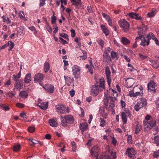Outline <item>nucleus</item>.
I'll list each match as a JSON object with an SVG mask.
<instances>
[{"instance_id": "obj_14", "label": "nucleus", "mask_w": 159, "mask_h": 159, "mask_svg": "<svg viewBox=\"0 0 159 159\" xmlns=\"http://www.w3.org/2000/svg\"><path fill=\"white\" fill-rule=\"evenodd\" d=\"M129 16L131 18L140 21L142 20V18L141 16L136 13L134 12L130 13L129 14Z\"/></svg>"}, {"instance_id": "obj_56", "label": "nucleus", "mask_w": 159, "mask_h": 159, "mask_svg": "<svg viewBox=\"0 0 159 159\" xmlns=\"http://www.w3.org/2000/svg\"><path fill=\"white\" fill-rule=\"evenodd\" d=\"M136 88H139L140 91H142L143 89V88L141 85H138L134 87V89H135Z\"/></svg>"}, {"instance_id": "obj_41", "label": "nucleus", "mask_w": 159, "mask_h": 159, "mask_svg": "<svg viewBox=\"0 0 159 159\" xmlns=\"http://www.w3.org/2000/svg\"><path fill=\"white\" fill-rule=\"evenodd\" d=\"M8 46L9 47V51L11 50L14 46V44L12 41H9L8 43Z\"/></svg>"}, {"instance_id": "obj_48", "label": "nucleus", "mask_w": 159, "mask_h": 159, "mask_svg": "<svg viewBox=\"0 0 159 159\" xmlns=\"http://www.w3.org/2000/svg\"><path fill=\"white\" fill-rule=\"evenodd\" d=\"M153 156L154 158H157L159 157V150L154 152Z\"/></svg>"}, {"instance_id": "obj_3", "label": "nucleus", "mask_w": 159, "mask_h": 159, "mask_svg": "<svg viewBox=\"0 0 159 159\" xmlns=\"http://www.w3.org/2000/svg\"><path fill=\"white\" fill-rule=\"evenodd\" d=\"M151 33L148 34L146 36H141L142 42L140 43V45L143 46L148 45L150 43V40L151 39Z\"/></svg>"}, {"instance_id": "obj_16", "label": "nucleus", "mask_w": 159, "mask_h": 159, "mask_svg": "<svg viewBox=\"0 0 159 159\" xmlns=\"http://www.w3.org/2000/svg\"><path fill=\"white\" fill-rule=\"evenodd\" d=\"M126 154L129 157L131 158L134 156L135 154V151L133 148L128 149L126 152Z\"/></svg>"}, {"instance_id": "obj_7", "label": "nucleus", "mask_w": 159, "mask_h": 159, "mask_svg": "<svg viewBox=\"0 0 159 159\" xmlns=\"http://www.w3.org/2000/svg\"><path fill=\"white\" fill-rule=\"evenodd\" d=\"M91 94L94 96H97L99 93V89L98 85H92L91 87Z\"/></svg>"}, {"instance_id": "obj_33", "label": "nucleus", "mask_w": 159, "mask_h": 159, "mask_svg": "<svg viewBox=\"0 0 159 159\" xmlns=\"http://www.w3.org/2000/svg\"><path fill=\"white\" fill-rule=\"evenodd\" d=\"M100 114L103 117L106 118H107L108 114L105 112V110L103 109H101L100 111Z\"/></svg>"}, {"instance_id": "obj_12", "label": "nucleus", "mask_w": 159, "mask_h": 159, "mask_svg": "<svg viewBox=\"0 0 159 159\" xmlns=\"http://www.w3.org/2000/svg\"><path fill=\"white\" fill-rule=\"evenodd\" d=\"M106 75L107 79V81L109 87L110 86L111 83V72L110 69L108 67H107L105 69Z\"/></svg>"}, {"instance_id": "obj_15", "label": "nucleus", "mask_w": 159, "mask_h": 159, "mask_svg": "<svg viewBox=\"0 0 159 159\" xmlns=\"http://www.w3.org/2000/svg\"><path fill=\"white\" fill-rule=\"evenodd\" d=\"M125 86L127 88H130L132 87L134 83V80L131 78H128L125 80Z\"/></svg>"}, {"instance_id": "obj_60", "label": "nucleus", "mask_w": 159, "mask_h": 159, "mask_svg": "<svg viewBox=\"0 0 159 159\" xmlns=\"http://www.w3.org/2000/svg\"><path fill=\"white\" fill-rule=\"evenodd\" d=\"M16 106L19 108H22L24 107V104L21 103H18L16 104Z\"/></svg>"}, {"instance_id": "obj_28", "label": "nucleus", "mask_w": 159, "mask_h": 159, "mask_svg": "<svg viewBox=\"0 0 159 159\" xmlns=\"http://www.w3.org/2000/svg\"><path fill=\"white\" fill-rule=\"evenodd\" d=\"M49 123L50 125L52 127H57V122L54 119H50Z\"/></svg>"}, {"instance_id": "obj_50", "label": "nucleus", "mask_w": 159, "mask_h": 159, "mask_svg": "<svg viewBox=\"0 0 159 159\" xmlns=\"http://www.w3.org/2000/svg\"><path fill=\"white\" fill-rule=\"evenodd\" d=\"M127 141L128 143H131L132 142V137L131 135H129L128 136Z\"/></svg>"}, {"instance_id": "obj_64", "label": "nucleus", "mask_w": 159, "mask_h": 159, "mask_svg": "<svg viewBox=\"0 0 159 159\" xmlns=\"http://www.w3.org/2000/svg\"><path fill=\"white\" fill-rule=\"evenodd\" d=\"M70 32L71 36L73 37H75V30L74 29H71L70 30Z\"/></svg>"}, {"instance_id": "obj_20", "label": "nucleus", "mask_w": 159, "mask_h": 159, "mask_svg": "<svg viewBox=\"0 0 159 159\" xmlns=\"http://www.w3.org/2000/svg\"><path fill=\"white\" fill-rule=\"evenodd\" d=\"M31 80V74L30 73H29L26 75L24 81L25 83L28 84L30 83Z\"/></svg>"}, {"instance_id": "obj_58", "label": "nucleus", "mask_w": 159, "mask_h": 159, "mask_svg": "<svg viewBox=\"0 0 159 159\" xmlns=\"http://www.w3.org/2000/svg\"><path fill=\"white\" fill-rule=\"evenodd\" d=\"M124 113L125 114V115L127 116L130 117L131 116V114L130 113V111L129 110H125V112H124Z\"/></svg>"}, {"instance_id": "obj_32", "label": "nucleus", "mask_w": 159, "mask_h": 159, "mask_svg": "<svg viewBox=\"0 0 159 159\" xmlns=\"http://www.w3.org/2000/svg\"><path fill=\"white\" fill-rule=\"evenodd\" d=\"M20 71L19 73L16 75H13V80L17 82L19 81V79L20 77Z\"/></svg>"}, {"instance_id": "obj_31", "label": "nucleus", "mask_w": 159, "mask_h": 159, "mask_svg": "<svg viewBox=\"0 0 159 159\" xmlns=\"http://www.w3.org/2000/svg\"><path fill=\"white\" fill-rule=\"evenodd\" d=\"M20 148L21 146L20 144L19 143L15 145L13 147V150L16 152H17L20 151Z\"/></svg>"}, {"instance_id": "obj_61", "label": "nucleus", "mask_w": 159, "mask_h": 159, "mask_svg": "<svg viewBox=\"0 0 159 159\" xmlns=\"http://www.w3.org/2000/svg\"><path fill=\"white\" fill-rule=\"evenodd\" d=\"M46 28L48 32L51 33L52 31L51 28L48 24H47Z\"/></svg>"}, {"instance_id": "obj_51", "label": "nucleus", "mask_w": 159, "mask_h": 159, "mask_svg": "<svg viewBox=\"0 0 159 159\" xmlns=\"http://www.w3.org/2000/svg\"><path fill=\"white\" fill-rule=\"evenodd\" d=\"M29 29L31 31H34V34H36L37 33V31L34 26H32L31 27H29Z\"/></svg>"}, {"instance_id": "obj_6", "label": "nucleus", "mask_w": 159, "mask_h": 159, "mask_svg": "<svg viewBox=\"0 0 159 159\" xmlns=\"http://www.w3.org/2000/svg\"><path fill=\"white\" fill-rule=\"evenodd\" d=\"M56 111L59 113H65L66 111L68 113H69V111H66V107L63 105H59L56 106Z\"/></svg>"}, {"instance_id": "obj_19", "label": "nucleus", "mask_w": 159, "mask_h": 159, "mask_svg": "<svg viewBox=\"0 0 159 159\" xmlns=\"http://www.w3.org/2000/svg\"><path fill=\"white\" fill-rule=\"evenodd\" d=\"M138 102L139 103L142 108L146 107L147 104V101L145 98H140L139 101Z\"/></svg>"}, {"instance_id": "obj_42", "label": "nucleus", "mask_w": 159, "mask_h": 159, "mask_svg": "<svg viewBox=\"0 0 159 159\" xmlns=\"http://www.w3.org/2000/svg\"><path fill=\"white\" fill-rule=\"evenodd\" d=\"M99 121L100 122V126L101 127H104L106 125V121L104 119L100 118Z\"/></svg>"}, {"instance_id": "obj_9", "label": "nucleus", "mask_w": 159, "mask_h": 159, "mask_svg": "<svg viewBox=\"0 0 159 159\" xmlns=\"http://www.w3.org/2000/svg\"><path fill=\"white\" fill-rule=\"evenodd\" d=\"M157 85L153 81H151L148 84V90L150 92L155 93L156 91L155 87Z\"/></svg>"}, {"instance_id": "obj_53", "label": "nucleus", "mask_w": 159, "mask_h": 159, "mask_svg": "<svg viewBox=\"0 0 159 159\" xmlns=\"http://www.w3.org/2000/svg\"><path fill=\"white\" fill-rule=\"evenodd\" d=\"M143 93V91H140V92H135V93H134V95H133V97H136L138 95H140L142 94Z\"/></svg>"}, {"instance_id": "obj_37", "label": "nucleus", "mask_w": 159, "mask_h": 159, "mask_svg": "<svg viewBox=\"0 0 159 159\" xmlns=\"http://www.w3.org/2000/svg\"><path fill=\"white\" fill-rule=\"evenodd\" d=\"M126 116L124 113V112H122L121 113V118L124 124H125L127 122V118Z\"/></svg>"}, {"instance_id": "obj_2", "label": "nucleus", "mask_w": 159, "mask_h": 159, "mask_svg": "<svg viewBox=\"0 0 159 159\" xmlns=\"http://www.w3.org/2000/svg\"><path fill=\"white\" fill-rule=\"evenodd\" d=\"M156 121L155 119H153L149 122L144 121V128L146 131L151 129L153 127L156 125Z\"/></svg>"}, {"instance_id": "obj_39", "label": "nucleus", "mask_w": 159, "mask_h": 159, "mask_svg": "<svg viewBox=\"0 0 159 159\" xmlns=\"http://www.w3.org/2000/svg\"><path fill=\"white\" fill-rule=\"evenodd\" d=\"M142 108V107H141V105L139 104V103L138 102L137 104H136L134 106V109L135 110L137 111H139L140 109Z\"/></svg>"}, {"instance_id": "obj_21", "label": "nucleus", "mask_w": 159, "mask_h": 159, "mask_svg": "<svg viewBox=\"0 0 159 159\" xmlns=\"http://www.w3.org/2000/svg\"><path fill=\"white\" fill-rule=\"evenodd\" d=\"M48 102H43L40 103V104H38L37 106L40 107L41 109L46 110L48 108Z\"/></svg>"}, {"instance_id": "obj_36", "label": "nucleus", "mask_w": 159, "mask_h": 159, "mask_svg": "<svg viewBox=\"0 0 159 159\" xmlns=\"http://www.w3.org/2000/svg\"><path fill=\"white\" fill-rule=\"evenodd\" d=\"M100 85H98L99 87H101L104 89H105V86H104V79L103 78H101L99 80Z\"/></svg>"}, {"instance_id": "obj_55", "label": "nucleus", "mask_w": 159, "mask_h": 159, "mask_svg": "<svg viewBox=\"0 0 159 159\" xmlns=\"http://www.w3.org/2000/svg\"><path fill=\"white\" fill-rule=\"evenodd\" d=\"M60 35L61 37L65 38L66 39H68V36L65 33H62L60 34Z\"/></svg>"}, {"instance_id": "obj_18", "label": "nucleus", "mask_w": 159, "mask_h": 159, "mask_svg": "<svg viewBox=\"0 0 159 159\" xmlns=\"http://www.w3.org/2000/svg\"><path fill=\"white\" fill-rule=\"evenodd\" d=\"M80 128L82 132L87 130L88 129L87 124L86 122L80 123Z\"/></svg>"}, {"instance_id": "obj_44", "label": "nucleus", "mask_w": 159, "mask_h": 159, "mask_svg": "<svg viewBox=\"0 0 159 159\" xmlns=\"http://www.w3.org/2000/svg\"><path fill=\"white\" fill-rule=\"evenodd\" d=\"M82 53H83V55L80 56V57H81L83 60H85L87 57V52L85 51H82Z\"/></svg>"}, {"instance_id": "obj_23", "label": "nucleus", "mask_w": 159, "mask_h": 159, "mask_svg": "<svg viewBox=\"0 0 159 159\" xmlns=\"http://www.w3.org/2000/svg\"><path fill=\"white\" fill-rule=\"evenodd\" d=\"M65 117L66 119L67 123L71 124L74 122V118L72 116L69 115L67 116H65Z\"/></svg>"}, {"instance_id": "obj_29", "label": "nucleus", "mask_w": 159, "mask_h": 159, "mask_svg": "<svg viewBox=\"0 0 159 159\" xmlns=\"http://www.w3.org/2000/svg\"><path fill=\"white\" fill-rule=\"evenodd\" d=\"M50 65L48 62H46L44 65V69L45 73L47 72L49 70Z\"/></svg>"}, {"instance_id": "obj_62", "label": "nucleus", "mask_w": 159, "mask_h": 159, "mask_svg": "<svg viewBox=\"0 0 159 159\" xmlns=\"http://www.w3.org/2000/svg\"><path fill=\"white\" fill-rule=\"evenodd\" d=\"M98 43L103 48L104 45V41L101 39L99 40L98 42Z\"/></svg>"}, {"instance_id": "obj_22", "label": "nucleus", "mask_w": 159, "mask_h": 159, "mask_svg": "<svg viewBox=\"0 0 159 159\" xmlns=\"http://www.w3.org/2000/svg\"><path fill=\"white\" fill-rule=\"evenodd\" d=\"M141 129L142 125L139 123V122H137L135 127V133L136 134H139Z\"/></svg>"}, {"instance_id": "obj_5", "label": "nucleus", "mask_w": 159, "mask_h": 159, "mask_svg": "<svg viewBox=\"0 0 159 159\" xmlns=\"http://www.w3.org/2000/svg\"><path fill=\"white\" fill-rule=\"evenodd\" d=\"M81 68L78 66L74 65L72 67V72L75 78L78 79L80 77Z\"/></svg>"}, {"instance_id": "obj_11", "label": "nucleus", "mask_w": 159, "mask_h": 159, "mask_svg": "<svg viewBox=\"0 0 159 159\" xmlns=\"http://www.w3.org/2000/svg\"><path fill=\"white\" fill-rule=\"evenodd\" d=\"M44 75L40 73H38L35 74L34 77V81L35 82H41L43 79Z\"/></svg>"}, {"instance_id": "obj_1", "label": "nucleus", "mask_w": 159, "mask_h": 159, "mask_svg": "<svg viewBox=\"0 0 159 159\" xmlns=\"http://www.w3.org/2000/svg\"><path fill=\"white\" fill-rule=\"evenodd\" d=\"M115 99L113 97H108L107 94L104 95V102L105 105H108L109 107H107V109H108V111L112 110V113H114V108L115 106Z\"/></svg>"}, {"instance_id": "obj_38", "label": "nucleus", "mask_w": 159, "mask_h": 159, "mask_svg": "<svg viewBox=\"0 0 159 159\" xmlns=\"http://www.w3.org/2000/svg\"><path fill=\"white\" fill-rule=\"evenodd\" d=\"M151 39H152L154 40L156 44L159 46V41L154 36L152 33H151Z\"/></svg>"}, {"instance_id": "obj_54", "label": "nucleus", "mask_w": 159, "mask_h": 159, "mask_svg": "<svg viewBox=\"0 0 159 159\" xmlns=\"http://www.w3.org/2000/svg\"><path fill=\"white\" fill-rule=\"evenodd\" d=\"M35 130V128L34 126H30L28 128V131L30 133H32L34 132Z\"/></svg>"}, {"instance_id": "obj_4", "label": "nucleus", "mask_w": 159, "mask_h": 159, "mask_svg": "<svg viewBox=\"0 0 159 159\" xmlns=\"http://www.w3.org/2000/svg\"><path fill=\"white\" fill-rule=\"evenodd\" d=\"M120 27L125 32L128 31L129 29V23L124 19L120 20L119 22Z\"/></svg>"}, {"instance_id": "obj_47", "label": "nucleus", "mask_w": 159, "mask_h": 159, "mask_svg": "<svg viewBox=\"0 0 159 159\" xmlns=\"http://www.w3.org/2000/svg\"><path fill=\"white\" fill-rule=\"evenodd\" d=\"M19 17L21 19L25 18V16L23 11H21L19 13Z\"/></svg>"}, {"instance_id": "obj_24", "label": "nucleus", "mask_w": 159, "mask_h": 159, "mask_svg": "<svg viewBox=\"0 0 159 159\" xmlns=\"http://www.w3.org/2000/svg\"><path fill=\"white\" fill-rule=\"evenodd\" d=\"M121 42L122 44L124 45H126L129 44L130 43V41L125 37H123L121 38Z\"/></svg>"}, {"instance_id": "obj_40", "label": "nucleus", "mask_w": 159, "mask_h": 159, "mask_svg": "<svg viewBox=\"0 0 159 159\" xmlns=\"http://www.w3.org/2000/svg\"><path fill=\"white\" fill-rule=\"evenodd\" d=\"M0 107L1 108L3 109L5 111H8L10 108L8 106H7L3 104H0Z\"/></svg>"}, {"instance_id": "obj_43", "label": "nucleus", "mask_w": 159, "mask_h": 159, "mask_svg": "<svg viewBox=\"0 0 159 159\" xmlns=\"http://www.w3.org/2000/svg\"><path fill=\"white\" fill-rule=\"evenodd\" d=\"M2 18L3 20V22H6L8 24L11 23V20L8 17L3 16L2 17Z\"/></svg>"}, {"instance_id": "obj_59", "label": "nucleus", "mask_w": 159, "mask_h": 159, "mask_svg": "<svg viewBox=\"0 0 159 159\" xmlns=\"http://www.w3.org/2000/svg\"><path fill=\"white\" fill-rule=\"evenodd\" d=\"M59 39L60 40L61 43L63 44H67L68 43L67 41L64 40L63 39H62L61 37H59Z\"/></svg>"}, {"instance_id": "obj_25", "label": "nucleus", "mask_w": 159, "mask_h": 159, "mask_svg": "<svg viewBox=\"0 0 159 159\" xmlns=\"http://www.w3.org/2000/svg\"><path fill=\"white\" fill-rule=\"evenodd\" d=\"M19 95L22 98H26L28 95V94L26 91H23L20 92Z\"/></svg>"}, {"instance_id": "obj_49", "label": "nucleus", "mask_w": 159, "mask_h": 159, "mask_svg": "<svg viewBox=\"0 0 159 159\" xmlns=\"http://www.w3.org/2000/svg\"><path fill=\"white\" fill-rule=\"evenodd\" d=\"M111 57L112 59H115L117 58V53L113 51H112L111 53Z\"/></svg>"}, {"instance_id": "obj_27", "label": "nucleus", "mask_w": 159, "mask_h": 159, "mask_svg": "<svg viewBox=\"0 0 159 159\" xmlns=\"http://www.w3.org/2000/svg\"><path fill=\"white\" fill-rule=\"evenodd\" d=\"M111 156H108L106 159H116V153L115 152L111 151L110 152Z\"/></svg>"}, {"instance_id": "obj_45", "label": "nucleus", "mask_w": 159, "mask_h": 159, "mask_svg": "<svg viewBox=\"0 0 159 159\" xmlns=\"http://www.w3.org/2000/svg\"><path fill=\"white\" fill-rule=\"evenodd\" d=\"M154 139L157 145H159V135L155 136L154 137Z\"/></svg>"}, {"instance_id": "obj_13", "label": "nucleus", "mask_w": 159, "mask_h": 159, "mask_svg": "<svg viewBox=\"0 0 159 159\" xmlns=\"http://www.w3.org/2000/svg\"><path fill=\"white\" fill-rule=\"evenodd\" d=\"M147 29V27L144 25H143L141 27L139 28H138L139 30L138 32L139 36H144L143 34L145 33Z\"/></svg>"}, {"instance_id": "obj_63", "label": "nucleus", "mask_w": 159, "mask_h": 159, "mask_svg": "<svg viewBox=\"0 0 159 159\" xmlns=\"http://www.w3.org/2000/svg\"><path fill=\"white\" fill-rule=\"evenodd\" d=\"M56 20V17L55 16H52L51 18V22L52 24H54Z\"/></svg>"}, {"instance_id": "obj_34", "label": "nucleus", "mask_w": 159, "mask_h": 159, "mask_svg": "<svg viewBox=\"0 0 159 159\" xmlns=\"http://www.w3.org/2000/svg\"><path fill=\"white\" fill-rule=\"evenodd\" d=\"M61 125L64 126H66V123H67L66 117L65 116L64 118L62 117V116H61Z\"/></svg>"}, {"instance_id": "obj_10", "label": "nucleus", "mask_w": 159, "mask_h": 159, "mask_svg": "<svg viewBox=\"0 0 159 159\" xmlns=\"http://www.w3.org/2000/svg\"><path fill=\"white\" fill-rule=\"evenodd\" d=\"M43 87L47 92L49 93H53L54 90V86L51 84H46L44 86H43Z\"/></svg>"}, {"instance_id": "obj_35", "label": "nucleus", "mask_w": 159, "mask_h": 159, "mask_svg": "<svg viewBox=\"0 0 159 159\" xmlns=\"http://www.w3.org/2000/svg\"><path fill=\"white\" fill-rule=\"evenodd\" d=\"M150 61L151 65H152L154 68H157L159 66L158 64L156 61L152 60Z\"/></svg>"}, {"instance_id": "obj_30", "label": "nucleus", "mask_w": 159, "mask_h": 159, "mask_svg": "<svg viewBox=\"0 0 159 159\" xmlns=\"http://www.w3.org/2000/svg\"><path fill=\"white\" fill-rule=\"evenodd\" d=\"M65 80L68 85H69V84H71L73 82V78L71 79L68 76H64Z\"/></svg>"}, {"instance_id": "obj_8", "label": "nucleus", "mask_w": 159, "mask_h": 159, "mask_svg": "<svg viewBox=\"0 0 159 159\" xmlns=\"http://www.w3.org/2000/svg\"><path fill=\"white\" fill-rule=\"evenodd\" d=\"M99 148L97 146H93L91 149L90 153L91 156L93 157H98L99 151Z\"/></svg>"}, {"instance_id": "obj_26", "label": "nucleus", "mask_w": 159, "mask_h": 159, "mask_svg": "<svg viewBox=\"0 0 159 159\" xmlns=\"http://www.w3.org/2000/svg\"><path fill=\"white\" fill-rule=\"evenodd\" d=\"M101 27L104 33L106 36H107L109 34V32L105 26L104 25H102L101 26Z\"/></svg>"}, {"instance_id": "obj_46", "label": "nucleus", "mask_w": 159, "mask_h": 159, "mask_svg": "<svg viewBox=\"0 0 159 159\" xmlns=\"http://www.w3.org/2000/svg\"><path fill=\"white\" fill-rule=\"evenodd\" d=\"M103 55V57L106 60L107 62H109L111 61V57L109 55Z\"/></svg>"}, {"instance_id": "obj_52", "label": "nucleus", "mask_w": 159, "mask_h": 159, "mask_svg": "<svg viewBox=\"0 0 159 159\" xmlns=\"http://www.w3.org/2000/svg\"><path fill=\"white\" fill-rule=\"evenodd\" d=\"M154 15V12L153 11H152L151 12H149L147 14V16L149 17H153Z\"/></svg>"}, {"instance_id": "obj_57", "label": "nucleus", "mask_w": 159, "mask_h": 159, "mask_svg": "<svg viewBox=\"0 0 159 159\" xmlns=\"http://www.w3.org/2000/svg\"><path fill=\"white\" fill-rule=\"evenodd\" d=\"M128 66L130 67V68H129V70H130V71L132 72L135 70L134 68V67L131 64L129 63H128Z\"/></svg>"}, {"instance_id": "obj_17", "label": "nucleus", "mask_w": 159, "mask_h": 159, "mask_svg": "<svg viewBox=\"0 0 159 159\" xmlns=\"http://www.w3.org/2000/svg\"><path fill=\"white\" fill-rule=\"evenodd\" d=\"M23 86L22 80H20L17 83H16L14 84V87L18 89L20 91Z\"/></svg>"}]
</instances>
